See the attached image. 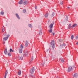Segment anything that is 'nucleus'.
I'll return each instance as SVG.
<instances>
[{
    "label": "nucleus",
    "instance_id": "26",
    "mask_svg": "<svg viewBox=\"0 0 78 78\" xmlns=\"http://www.w3.org/2000/svg\"><path fill=\"white\" fill-rule=\"evenodd\" d=\"M61 60L62 62H64V60L63 59H62V58H61Z\"/></svg>",
    "mask_w": 78,
    "mask_h": 78
},
{
    "label": "nucleus",
    "instance_id": "40",
    "mask_svg": "<svg viewBox=\"0 0 78 78\" xmlns=\"http://www.w3.org/2000/svg\"><path fill=\"white\" fill-rule=\"evenodd\" d=\"M35 9H37V7L36 6H35Z\"/></svg>",
    "mask_w": 78,
    "mask_h": 78
},
{
    "label": "nucleus",
    "instance_id": "12",
    "mask_svg": "<svg viewBox=\"0 0 78 78\" xmlns=\"http://www.w3.org/2000/svg\"><path fill=\"white\" fill-rule=\"evenodd\" d=\"M23 5H26V4L27 5V1L25 0L24 1V2H23Z\"/></svg>",
    "mask_w": 78,
    "mask_h": 78
},
{
    "label": "nucleus",
    "instance_id": "27",
    "mask_svg": "<svg viewBox=\"0 0 78 78\" xmlns=\"http://www.w3.org/2000/svg\"><path fill=\"white\" fill-rule=\"evenodd\" d=\"M10 52H13V51H14L12 50V49L10 48V51H9Z\"/></svg>",
    "mask_w": 78,
    "mask_h": 78
},
{
    "label": "nucleus",
    "instance_id": "24",
    "mask_svg": "<svg viewBox=\"0 0 78 78\" xmlns=\"http://www.w3.org/2000/svg\"><path fill=\"white\" fill-rule=\"evenodd\" d=\"M49 33H51L52 32V29L50 28V30H49Z\"/></svg>",
    "mask_w": 78,
    "mask_h": 78
},
{
    "label": "nucleus",
    "instance_id": "21",
    "mask_svg": "<svg viewBox=\"0 0 78 78\" xmlns=\"http://www.w3.org/2000/svg\"><path fill=\"white\" fill-rule=\"evenodd\" d=\"M27 53H26L25 54H24L23 55V56H27Z\"/></svg>",
    "mask_w": 78,
    "mask_h": 78
},
{
    "label": "nucleus",
    "instance_id": "19",
    "mask_svg": "<svg viewBox=\"0 0 78 78\" xmlns=\"http://www.w3.org/2000/svg\"><path fill=\"white\" fill-rule=\"evenodd\" d=\"M66 46V44H63L62 45H60V47H65Z\"/></svg>",
    "mask_w": 78,
    "mask_h": 78
},
{
    "label": "nucleus",
    "instance_id": "43",
    "mask_svg": "<svg viewBox=\"0 0 78 78\" xmlns=\"http://www.w3.org/2000/svg\"><path fill=\"white\" fill-rule=\"evenodd\" d=\"M76 45H78V42L76 43Z\"/></svg>",
    "mask_w": 78,
    "mask_h": 78
},
{
    "label": "nucleus",
    "instance_id": "10",
    "mask_svg": "<svg viewBox=\"0 0 78 78\" xmlns=\"http://www.w3.org/2000/svg\"><path fill=\"white\" fill-rule=\"evenodd\" d=\"M16 15L17 18H18V19H20V17H19V15H18V14L16 13Z\"/></svg>",
    "mask_w": 78,
    "mask_h": 78
},
{
    "label": "nucleus",
    "instance_id": "8",
    "mask_svg": "<svg viewBox=\"0 0 78 78\" xmlns=\"http://www.w3.org/2000/svg\"><path fill=\"white\" fill-rule=\"evenodd\" d=\"M4 53L5 55H7V49L6 48L4 51Z\"/></svg>",
    "mask_w": 78,
    "mask_h": 78
},
{
    "label": "nucleus",
    "instance_id": "5",
    "mask_svg": "<svg viewBox=\"0 0 78 78\" xmlns=\"http://www.w3.org/2000/svg\"><path fill=\"white\" fill-rule=\"evenodd\" d=\"M28 42L26 41L25 43V46L26 47H28Z\"/></svg>",
    "mask_w": 78,
    "mask_h": 78
},
{
    "label": "nucleus",
    "instance_id": "39",
    "mask_svg": "<svg viewBox=\"0 0 78 78\" xmlns=\"http://www.w3.org/2000/svg\"><path fill=\"white\" fill-rule=\"evenodd\" d=\"M2 32L5 31V30H4L3 29H2Z\"/></svg>",
    "mask_w": 78,
    "mask_h": 78
},
{
    "label": "nucleus",
    "instance_id": "20",
    "mask_svg": "<svg viewBox=\"0 0 78 78\" xmlns=\"http://www.w3.org/2000/svg\"><path fill=\"white\" fill-rule=\"evenodd\" d=\"M0 14L1 15H3L4 14V12H3V11H2L0 13Z\"/></svg>",
    "mask_w": 78,
    "mask_h": 78
},
{
    "label": "nucleus",
    "instance_id": "6",
    "mask_svg": "<svg viewBox=\"0 0 78 78\" xmlns=\"http://www.w3.org/2000/svg\"><path fill=\"white\" fill-rule=\"evenodd\" d=\"M54 24V23H53V24L51 23V24L49 26V27H50V28H53V25Z\"/></svg>",
    "mask_w": 78,
    "mask_h": 78
},
{
    "label": "nucleus",
    "instance_id": "42",
    "mask_svg": "<svg viewBox=\"0 0 78 78\" xmlns=\"http://www.w3.org/2000/svg\"><path fill=\"white\" fill-rule=\"evenodd\" d=\"M53 36H54L55 35V33H53Z\"/></svg>",
    "mask_w": 78,
    "mask_h": 78
},
{
    "label": "nucleus",
    "instance_id": "13",
    "mask_svg": "<svg viewBox=\"0 0 78 78\" xmlns=\"http://www.w3.org/2000/svg\"><path fill=\"white\" fill-rule=\"evenodd\" d=\"M33 60V56H32L31 57V59H30V64H31V61Z\"/></svg>",
    "mask_w": 78,
    "mask_h": 78
},
{
    "label": "nucleus",
    "instance_id": "3",
    "mask_svg": "<svg viewBox=\"0 0 78 78\" xmlns=\"http://www.w3.org/2000/svg\"><path fill=\"white\" fill-rule=\"evenodd\" d=\"M30 73H31V74H33V73H34V67H33L30 70Z\"/></svg>",
    "mask_w": 78,
    "mask_h": 78
},
{
    "label": "nucleus",
    "instance_id": "14",
    "mask_svg": "<svg viewBox=\"0 0 78 78\" xmlns=\"http://www.w3.org/2000/svg\"><path fill=\"white\" fill-rule=\"evenodd\" d=\"M48 13H47L44 15L45 17L46 18L47 17H48Z\"/></svg>",
    "mask_w": 78,
    "mask_h": 78
},
{
    "label": "nucleus",
    "instance_id": "35",
    "mask_svg": "<svg viewBox=\"0 0 78 78\" xmlns=\"http://www.w3.org/2000/svg\"><path fill=\"white\" fill-rule=\"evenodd\" d=\"M76 39H78V36H76Z\"/></svg>",
    "mask_w": 78,
    "mask_h": 78
},
{
    "label": "nucleus",
    "instance_id": "44",
    "mask_svg": "<svg viewBox=\"0 0 78 78\" xmlns=\"http://www.w3.org/2000/svg\"><path fill=\"white\" fill-rule=\"evenodd\" d=\"M48 51V49L47 50H46V51Z\"/></svg>",
    "mask_w": 78,
    "mask_h": 78
},
{
    "label": "nucleus",
    "instance_id": "33",
    "mask_svg": "<svg viewBox=\"0 0 78 78\" xmlns=\"http://www.w3.org/2000/svg\"><path fill=\"white\" fill-rule=\"evenodd\" d=\"M23 12H26V9H23Z\"/></svg>",
    "mask_w": 78,
    "mask_h": 78
},
{
    "label": "nucleus",
    "instance_id": "16",
    "mask_svg": "<svg viewBox=\"0 0 78 78\" xmlns=\"http://www.w3.org/2000/svg\"><path fill=\"white\" fill-rule=\"evenodd\" d=\"M19 52L20 53H22V50L21 49H19Z\"/></svg>",
    "mask_w": 78,
    "mask_h": 78
},
{
    "label": "nucleus",
    "instance_id": "23",
    "mask_svg": "<svg viewBox=\"0 0 78 78\" xmlns=\"http://www.w3.org/2000/svg\"><path fill=\"white\" fill-rule=\"evenodd\" d=\"M30 77H31L32 78H34V76H32V75H30Z\"/></svg>",
    "mask_w": 78,
    "mask_h": 78
},
{
    "label": "nucleus",
    "instance_id": "34",
    "mask_svg": "<svg viewBox=\"0 0 78 78\" xmlns=\"http://www.w3.org/2000/svg\"><path fill=\"white\" fill-rule=\"evenodd\" d=\"M60 5H62L63 4V2L62 1L60 3Z\"/></svg>",
    "mask_w": 78,
    "mask_h": 78
},
{
    "label": "nucleus",
    "instance_id": "46",
    "mask_svg": "<svg viewBox=\"0 0 78 78\" xmlns=\"http://www.w3.org/2000/svg\"><path fill=\"white\" fill-rule=\"evenodd\" d=\"M61 48H62V47H61Z\"/></svg>",
    "mask_w": 78,
    "mask_h": 78
},
{
    "label": "nucleus",
    "instance_id": "29",
    "mask_svg": "<svg viewBox=\"0 0 78 78\" xmlns=\"http://www.w3.org/2000/svg\"><path fill=\"white\" fill-rule=\"evenodd\" d=\"M40 35H42V32L41 31H40L39 32Z\"/></svg>",
    "mask_w": 78,
    "mask_h": 78
},
{
    "label": "nucleus",
    "instance_id": "25",
    "mask_svg": "<svg viewBox=\"0 0 78 78\" xmlns=\"http://www.w3.org/2000/svg\"><path fill=\"white\" fill-rule=\"evenodd\" d=\"M29 27H30V28H32L33 26H32V25L31 24H28Z\"/></svg>",
    "mask_w": 78,
    "mask_h": 78
},
{
    "label": "nucleus",
    "instance_id": "31",
    "mask_svg": "<svg viewBox=\"0 0 78 78\" xmlns=\"http://www.w3.org/2000/svg\"><path fill=\"white\" fill-rule=\"evenodd\" d=\"M54 15H55V13H54V12H53L52 14L51 15V17H53Z\"/></svg>",
    "mask_w": 78,
    "mask_h": 78
},
{
    "label": "nucleus",
    "instance_id": "1",
    "mask_svg": "<svg viewBox=\"0 0 78 78\" xmlns=\"http://www.w3.org/2000/svg\"><path fill=\"white\" fill-rule=\"evenodd\" d=\"M73 66H71L68 67V71L69 72H71L72 70H73Z\"/></svg>",
    "mask_w": 78,
    "mask_h": 78
},
{
    "label": "nucleus",
    "instance_id": "37",
    "mask_svg": "<svg viewBox=\"0 0 78 78\" xmlns=\"http://www.w3.org/2000/svg\"><path fill=\"white\" fill-rule=\"evenodd\" d=\"M43 62V66H44V64H45V61Z\"/></svg>",
    "mask_w": 78,
    "mask_h": 78
},
{
    "label": "nucleus",
    "instance_id": "41",
    "mask_svg": "<svg viewBox=\"0 0 78 78\" xmlns=\"http://www.w3.org/2000/svg\"><path fill=\"white\" fill-rule=\"evenodd\" d=\"M7 37H8H8H9V35H7Z\"/></svg>",
    "mask_w": 78,
    "mask_h": 78
},
{
    "label": "nucleus",
    "instance_id": "36",
    "mask_svg": "<svg viewBox=\"0 0 78 78\" xmlns=\"http://www.w3.org/2000/svg\"><path fill=\"white\" fill-rule=\"evenodd\" d=\"M67 19H68V16H66V20H67Z\"/></svg>",
    "mask_w": 78,
    "mask_h": 78
},
{
    "label": "nucleus",
    "instance_id": "32",
    "mask_svg": "<svg viewBox=\"0 0 78 78\" xmlns=\"http://www.w3.org/2000/svg\"><path fill=\"white\" fill-rule=\"evenodd\" d=\"M8 56H11V54L10 53H8Z\"/></svg>",
    "mask_w": 78,
    "mask_h": 78
},
{
    "label": "nucleus",
    "instance_id": "11",
    "mask_svg": "<svg viewBox=\"0 0 78 78\" xmlns=\"http://www.w3.org/2000/svg\"><path fill=\"white\" fill-rule=\"evenodd\" d=\"M77 25V24H74L72 26V28H74V27H76V26Z\"/></svg>",
    "mask_w": 78,
    "mask_h": 78
},
{
    "label": "nucleus",
    "instance_id": "45",
    "mask_svg": "<svg viewBox=\"0 0 78 78\" xmlns=\"http://www.w3.org/2000/svg\"><path fill=\"white\" fill-rule=\"evenodd\" d=\"M67 8H69H69H70V7H68Z\"/></svg>",
    "mask_w": 78,
    "mask_h": 78
},
{
    "label": "nucleus",
    "instance_id": "30",
    "mask_svg": "<svg viewBox=\"0 0 78 78\" xmlns=\"http://www.w3.org/2000/svg\"><path fill=\"white\" fill-rule=\"evenodd\" d=\"M20 47L21 48H23V45H22L21 44L20 46Z\"/></svg>",
    "mask_w": 78,
    "mask_h": 78
},
{
    "label": "nucleus",
    "instance_id": "17",
    "mask_svg": "<svg viewBox=\"0 0 78 78\" xmlns=\"http://www.w3.org/2000/svg\"><path fill=\"white\" fill-rule=\"evenodd\" d=\"M18 74L19 75H21V71L20 70L18 72Z\"/></svg>",
    "mask_w": 78,
    "mask_h": 78
},
{
    "label": "nucleus",
    "instance_id": "4",
    "mask_svg": "<svg viewBox=\"0 0 78 78\" xmlns=\"http://www.w3.org/2000/svg\"><path fill=\"white\" fill-rule=\"evenodd\" d=\"M73 77H77L78 76V73H76L73 74Z\"/></svg>",
    "mask_w": 78,
    "mask_h": 78
},
{
    "label": "nucleus",
    "instance_id": "22",
    "mask_svg": "<svg viewBox=\"0 0 78 78\" xmlns=\"http://www.w3.org/2000/svg\"><path fill=\"white\" fill-rule=\"evenodd\" d=\"M23 59V57H20L19 58V60H22Z\"/></svg>",
    "mask_w": 78,
    "mask_h": 78
},
{
    "label": "nucleus",
    "instance_id": "38",
    "mask_svg": "<svg viewBox=\"0 0 78 78\" xmlns=\"http://www.w3.org/2000/svg\"><path fill=\"white\" fill-rule=\"evenodd\" d=\"M59 41L60 42H62V40L61 39H59Z\"/></svg>",
    "mask_w": 78,
    "mask_h": 78
},
{
    "label": "nucleus",
    "instance_id": "9",
    "mask_svg": "<svg viewBox=\"0 0 78 78\" xmlns=\"http://www.w3.org/2000/svg\"><path fill=\"white\" fill-rule=\"evenodd\" d=\"M23 3V0H21L19 2V4L20 5H21Z\"/></svg>",
    "mask_w": 78,
    "mask_h": 78
},
{
    "label": "nucleus",
    "instance_id": "2",
    "mask_svg": "<svg viewBox=\"0 0 78 78\" xmlns=\"http://www.w3.org/2000/svg\"><path fill=\"white\" fill-rule=\"evenodd\" d=\"M51 45L52 46V48H55V41H54V40H52L51 41Z\"/></svg>",
    "mask_w": 78,
    "mask_h": 78
},
{
    "label": "nucleus",
    "instance_id": "28",
    "mask_svg": "<svg viewBox=\"0 0 78 78\" xmlns=\"http://www.w3.org/2000/svg\"><path fill=\"white\" fill-rule=\"evenodd\" d=\"M74 37V36H73V35H72L71 37V39H73V37Z\"/></svg>",
    "mask_w": 78,
    "mask_h": 78
},
{
    "label": "nucleus",
    "instance_id": "7",
    "mask_svg": "<svg viewBox=\"0 0 78 78\" xmlns=\"http://www.w3.org/2000/svg\"><path fill=\"white\" fill-rule=\"evenodd\" d=\"M8 71H7V70L6 71V72L5 73V76H4V78H6V76H7V74H8Z\"/></svg>",
    "mask_w": 78,
    "mask_h": 78
},
{
    "label": "nucleus",
    "instance_id": "18",
    "mask_svg": "<svg viewBox=\"0 0 78 78\" xmlns=\"http://www.w3.org/2000/svg\"><path fill=\"white\" fill-rule=\"evenodd\" d=\"M8 39V37H5L4 38V39H5V41H6Z\"/></svg>",
    "mask_w": 78,
    "mask_h": 78
},
{
    "label": "nucleus",
    "instance_id": "15",
    "mask_svg": "<svg viewBox=\"0 0 78 78\" xmlns=\"http://www.w3.org/2000/svg\"><path fill=\"white\" fill-rule=\"evenodd\" d=\"M72 26H71V25L69 24L68 26V28L69 29H70L71 28H72Z\"/></svg>",
    "mask_w": 78,
    "mask_h": 78
}]
</instances>
